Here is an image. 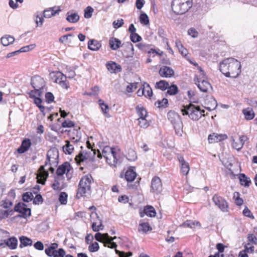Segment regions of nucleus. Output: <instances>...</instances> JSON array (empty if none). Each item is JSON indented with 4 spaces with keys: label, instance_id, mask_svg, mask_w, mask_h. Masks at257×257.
Wrapping results in <instances>:
<instances>
[{
    "label": "nucleus",
    "instance_id": "1",
    "mask_svg": "<svg viewBox=\"0 0 257 257\" xmlns=\"http://www.w3.org/2000/svg\"><path fill=\"white\" fill-rule=\"evenodd\" d=\"M240 62L233 58H228L220 63L219 69L226 77L237 78L241 73Z\"/></svg>",
    "mask_w": 257,
    "mask_h": 257
},
{
    "label": "nucleus",
    "instance_id": "2",
    "mask_svg": "<svg viewBox=\"0 0 257 257\" xmlns=\"http://www.w3.org/2000/svg\"><path fill=\"white\" fill-rule=\"evenodd\" d=\"M192 5V0H173L171 8L176 14L183 15L188 12Z\"/></svg>",
    "mask_w": 257,
    "mask_h": 257
},
{
    "label": "nucleus",
    "instance_id": "3",
    "mask_svg": "<svg viewBox=\"0 0 257 257\" xmlns=\"http://www.w3.org/2000/svg\"><path fill=\"white\" fill-rule=\"evenodd\" d=\"M181 111L183 115H188L193 120H198L202 116L204 115L205 112L204 110H201L199 106L192 104L184 106Z\"/></svg>",
    "mask_w": 257,
    "mask_h": 257
},
{
    "label": "nucleus",
    "instance_id": "4",
    "mask_svg": "<svg viewBox=\"0 0 257 257\" xmlns=\"http://www.w3.org/2000/svg\"><path fill=\"white\" fill-rule=\"evenodd\" d=\"M51 153V151H48L47 154V160L45 162V166H41L39 170L38 173L37 174V182L38 183L42 184L43 185L45 184V181L47 178V177L48 176V172L45 169V167H46L47 165L51 166V160H50V153ZM49 171L51 173H54V168L52 167V166H50V167L48 168Z\"/></svg>",
    "mask_w": 257,
    "mask_h": 257
},
{
    "label": "nucleus",
    "instance_id": "5",
    "mask_svg": "<svg viewBox=\"0 0 257 257\" xmlns=\"http://www.w3.org/2000/svg\"><path fill=\"white\" fill-rule=\"evenodd\" d=\"M169 120L174 126L176 133L181 136L183 132V123L180 115L174 111H170L167 114Z\"/></svg>",
    "mask_w": 257,
    "mask_h": 257
},
{
    "label": "nucleus",
    "instance_id": "6",
    "mask_svg": "<svg viewBox=\"0 0 257 257\" xmlns=\"http://www.w3.org/2000/svg\"><path fill=\"white\" fill-rule=\"evenodd\" d=\"M92 181L93 179L91 175H87L82 177L79 184L77 195L80 194V196H82L89 192L90 190Z\"/></svg>",
    "mask_w": 257,
    "mask_h": 257
},
{
    "label": "nucleus",
    "instance_id": "7",
    "mask_svg": "<svg viewBox=\"0 0 257 257\" xmlns=\"http://www.w3.org/2000/svg\"><path fill=\"white\" fill-rule=\"evenodd\" d=\"M31 83L34 89V91H31V94L36 93L37 95L41 96L45 86V82L43 78L39 76H35L31 78Z\"/></svg>",
    "mask_w": 257,
    "mask_h": 257
},
{
    "label": "nucleus",
    "instance_id": "8",
    "mask_svg": "<svg viewBox=\"0 0 257 257\" xmlns=\"http://www.w3.org/2000/svg\"><path fill=\"white\" fill-rule=\"evenodd\" d=\"M50 76L53 81L58 83L62 88L67 89L69 87V83L66 80V76L62 73L57 71L52 72Z\"/></svg>",
    "mask_w": 257,
    "mask_h": 257
},
{
    "label": "nucleus",
    "instance_id": "9",
    "mask_svg": "<svg viewBox=\"0 0 257 257\" xmlns=\"http://www.w3.org/2000/svg\"><path fill=\"white\" fill-rule=\"evenodd\" d=\"M105 159L109 165L116 167L121 162L120 158L119 150L115 148L110 154H108V156L106 157Z\"/></svg>",
    "mask_w": 257,
    "mask_h": 257
},
{
    "label": "nucleus",
    "instance_id": "10",
    "mask_svg": "<svg viewBox=\"0 0 257 257\" xmlns=\"http://www.w3.org/2000/svg\"><path fill=\"white\" fill-rule=\"evenodd\" d=\"M18 212L20 213L17 217H23L27 218L31 215V211L30 208H27V205L22 202H19L17 204L14 208V212Z\"/></svg>",
    "mask_w": 257,
    "mask_h": 257
},
{
    "label": "nucleus",
    "instance_id": "11",
    "mask_svg": "<svg viewBox=\"0 0 257 257\" xmlns=\"http://www.w3.org/2000/svg\"><path fill=\"white\" fill-rule=\"evenodd\" d=\"M212 200L216 206H217L223 212L228 211V203L222 197L217 195H214Z\"/></svg>",
    "mask_w": 257,
    "mask_h": 257
},
{
    "label": "nucleus",
    "instance_id": "12",
    "mask_svg": "<svg viewBox=\"0 0 257 257\" xmlns=\"http://www.w3.org/2000/svg\"><path fill=\"white\" fill-rule=\"evenodd\" d=\"M247 137L245 136H239L238 138L235 136L231 137L232 147L237 151H239L243 146Z\"/></svg>",
    "mask_w": 257,
    "mask_h": 257
},
{
    "label": "nucleus",
    "instance_id": "13",
    "mask_svg": "<svg viewBox=\"0 0 257 257\" xmlns=\"http://www.w3.org/2000/svg\"><path fill=\"white\" fill-rule=\"evenodd\" d=\"M162 190V184L161 179L155 177L152 180L151 191L156 194L160 193Z\"/></svg>",
    "mask_w": 257,
    "mask_h": 257
},
{
    "label": "nucleus",
    "instance_id": "14",
    "mask_svg": "<svg viewBox=\"0 0 257 257\" xmlns=\"http://www.w3.org/2000/svg\"><path fill=\"white\" fill-rule=\"evenodd\" d=\"M159 73L162 77L170 78L174 75V71L170 67L163 66L160 68Z\"/></svg>",
    "mask_w": 257,
    "mask_h": 257
},
{
    "label": "nucleus",
    "instance_id": "15",
    "mask_svg": "<svg viewBox=\"0 0 257 257\" xmlns=\"http://www.w3.org/2000/svg\"><path fill=\"white\" fill-rule=\"evenodd\" d=\"M227 138L226 135L220 134L213 133L210 135L208 137V140L209 143H214L218 142L226 139Z\"/></svg>",
    "mask_w": 257,
    "mask_h": 257
},
{
    "label": "nucleus",
    "instance_id": "16",
    "mask_svg": "<svg viewBox=\"0 0 257 257\" xmlns=\"http://www.w3.org/2000/svg\"><path fill=\"white\" fill-rule=\"evenodd\" d=\"M61 11V10L59 7H54L44 10L43 12V16L45 18H50L51 17L55 16L56 14H58V13Z\"/></svg>",
    "mask_w": 257,
    "mask_h": 257
},
{
    "label": "nucleus",
    "instance_id": "17",
    "mask_svg": "<svg viewBox=\"0 0 257 257\" xmlns=\"http://www.w3.org/2000/svg\"><path fill=\"white\" fill-rule=\"evenodd\" d=\"M106 66L107 70L111 73L119 72L121 70V66L112 61L107 63Z\"/></svg>",
    "mask_w": 257,
    "mask_h": 257
},
{
    "label": "nucleus",
    "instance_id": "18",
    "mask_svg": "<svg viewBox=\"0 0 257 257\" xmlns=\"http://www.w3.org/2000/svg\"><path fill=\"white\" fill-rule=\"evenodd\" d=\"M200 91L207 92L209 88H211L210 84L206 80L202 79L201 81L198 80L195 83Z\"/></svg>",
    "mask_w": 257,
    "mask_h": 257
},
{
    "label": "nucleus",
    "instance_id": "19",
    "mask_svg": "<svg viewBox=\"0 0 257 257\" xmlns=\"http://www.w3.org/2000/svg\"><path fill=\"white\" fill-rule=\"evenodd\" d=\"M70 169L71 166L70 164L68 162H65L57 169L56 174L58 176H62L65 173H68Z\"/></svg>",
    "mask_w": 257,
    "mask_h": 257
},
{
    "label": "nucleus",
    "instance_id": "20",
    "mask_svg": "<svg viewBox=\"0 0 257 257\" xmlns=\"http://www.w3.org/2000/svg\"><path fill=\"white\" fill-rule=\"evenodd\" d=\"M205 108L211 111L216 108L217 106V103L214 98L210 97L205 100Z\"/></svg>",
    "mask_w": 257,
    "mask_h": 257
},
{
    "label": "nucleus",
    "instance_id": "21",
    "mask_svg": "<svg viewBox=\"0 0 257 257\" xmlns=\"http://www.w3.org/2000/svg\"><path fill=\"white\" fill-rule=\"evenodd\" d=\"M31 145V141L29 139H26L24 140L20 148L18 149L19 153L22 154L28 150L29 148Z\"/></svg>",
    "mask_w": 257,
    "mask_h": 257
},
{
    "label": "nucleus",
    "instance_id": "22",
    "mask_svg": "<svg viewBox=\"0 0 257 257\" xmlns=\"http://www.w3.org/2000/svg\"><path fill=\"white\" fill-rule=\"evenodd\" d=\"M95 238L96 240L99 242H102L104 243V246H107V238H108V233L102 234L100 232H97L95 234Z\"/></svg>",
    "mask_w": 257,
    "mask_h": 257
},
{
    "label": "nucleus",
    "instance_id": "23",
    "mask_svg": "<svg viewBox=\"0 0 257 257\" xmlns=\"http://www.w3.org/2000/svg\"><path fill=\"white\" fill-rule=\"evenodd\" d=\"M109 45L112 50H116L121 46V42L117 38H111L109 41Z\"/></svg>",
    "mask_w": 257,
    "mask_h": 257
},
{
    "label": "nucleus",
    "instance_id": "24",
    "mask_svg": "<svg viewBox=\"0 0 257 257\" xmlns=\"http://www.w3.org/2000/svg\"><path fill=\"white\" fill-rule=\"evenodd\" d=\"M114 149L115 148H111L109 146H105L102 149L101 153H100L99 150H97V157L101 158L103 156L105 159L106 157L108 156V154H110V153L112 152Z\"/></svg>",
    "mask_w": 257,
    "mask_h": 257
},
{
    "label": "nucleus",
    "instance_id": "25",
    "mask_svg": "<svg viewBox=\"0 0 257 257\" xmlns=\"http://www.w3.org/2000/svg\"><path fill=\"white\" fill-rule=\"evenodd\" d=\"M137 176V174L133 169L127 170L125 174V178L127 182L133 181Z\"/></svg>",
    "mask_w": 257,
    "mask_h": 257
},
{
    "label": "nucleus",
    "instance_id": "26",
    "mask_svg": "<svg viewBox=\"0 0 257 257\" xmlns=\"http://www.w3.org/2000/svg\"><path fill=\"white\" fill-rule=\"evenodd\" d=\"M20 247L23 248L27 246H30L32 244L33 241L31 239L27 237L22 236L20 237Z\"/></svg>",
    "mask_w": 257,
    "mask_h": 257
},
{
    "label": "nucleus",
    "instance_id": "27",
    "mask_svg": "<svg viewBox=\"0 0 257 257\" xmlns=\"http://www.w3.org/2000/svg\"><path fill=\"white\" fill-rule=\"evenodd\" d=\"M101 46L100 43L95 40H91L88 43V48L92 51L98 50L100 48Z\"/></svg>",
    "mask_w": 257,
    "mask_h": 257
},
{
    "label": "nucleus",
    "instance_id": "28",
    "mask_svg": "<svg viewBox=\"0 0 257 257\" xmlns=\"http://www.w3.org/2000/svg\"><path fill=\"white\" fill-rule=\"evenodd\" d=\"M14 41V37L10 35H5L1 38V43L4 46H7L12 44Z\"/></svg>",
    "mask_w": 257,
    "mask_h": 257
},
{
    "label": "nucleus",
    "instance_id": "29",
    "mask_svg": "<svg viewBox=\"0 0 257 257\" xmlns=\"http://www.w3.org/2000/svg\"><path fill=\"white\" fill-rule=\"evenodd\" d=\"M179 162L181 164V171H182V173L184 175H187L188 172H189V170H190L189 166L188 163L187 162H185L183 158L182 157H181L179 159Z\"/></svg>",
    "mask_w": 257,
    "mask_h": 257
},
{
    "label": "nucleus",
    "instance_id": "30",
    "mask_svg": "<svg viewBox=\"0 0 257 257\" xmlns=\"http://www.w3.org/2000/svg\"><path fill=\"white\" fill-rule=\"evenodd\" d=\"M152 227L148 222L140 223L138 227V231L142 233H147L148 231L152 230Z\"/></svg>",
    "mask_w": 257,
    "mask_h": 257
},
{
    "label": "nucleus",
    "instance_id": "31",
    "mask_svg": "<svg viewBox=\"0 0 257 257\" xmlns=\"http://www.w3.org/2000/svg\"><path fill=\"white\" fill-rule=\"evenodd\" d=\"M66 20L70 23H76L79 20V16L77 13H67Z\"/></svg>",
    "mask_w": 257,
    "mask_h": 257
},
{
    "label": "nucleus",
    "instance_id": "32",
    "mask_svg": "<svg viewBox=\"0 0 257 257\" xmlns=\"http://www.w3.org/2000/svg\"><path fill=\"white\" fill-rule=\"evenodd\" d=\"M6 244L11 249H16L18 245V240L15 237H11L8 239Z\"/></svg>",
    "mask_w": 257,
    "mask_h": 257
},
{
    "label": "nucleus",
    "instance_id": "33",
    "mask_svg": "<svg viewBox=\"0 0 257 257\" xmlns=\"http://www.w3.org/2000/svg\"><path fill=\"white\" fill-rule=\"evenodd\" d=\"M63 150L66 154L70 155L74 150V147L69 141H66L65 145L63 147Z\"/></svg>",
    "mask_w": 257,
    "mask_h": 257
},
{
    "label": "nucleus",
    "instance_id": "34",
    "mask_svg": "<svg viewBox=\"0 0 257 257\" xmlns=\"http://www.w3.org/2000/svg\"><path fill=\"white\" fill-rule=\"evenodd\" d=\"M199 223L198 221L193 220H187L180 225L181 227H189L191 228H194L196 226L199 225Z\"/></svg>",
    "mask_w": 257,
    "mask_h": 257
},
{
    "label": "nucleus",
    "instance_id": "35",
    "mask_svg": "<svg viewBox=\"0 0 257 257\" xmlns=\"http://www.w3.org/2000/svg\"><path fill=\"white\" fill-rule=\"evenodd\" d=\"M239 181L241 185L244 187H248L251 183L250 179L247 177L244 174H241L239 176Z\"/></svg>",
    "mask_w": 257,
    "mask_h": 257
},
{
    "label": "nucleus",
    "instance_id": "36",
    "mask_svg": "<svg viewBox=\"0 0 257 257\" xmlns=\"http://www.w3.org/2000/svg\"><path fill=\"white\" fill-rule=\"evenodd\" d=\"M144 212L147 216L151 217L155 216L156 214L154 208L152 206H147L145 207Z\"/></svg>",
    "mask_w": 257,
    "mask_h": 257
},
{
    "label": "nucleus",
    "instance_id": "37",
    "mask_svg": "<svg viewBox=\"0 0 257 257\" xmlns=\"http://www.w3.org/2000/svg\"><path fill=\"white\" fill-rule=\"evenodd\" d=\"M143 88L144 92V96L146 97L151 98V97L153 95V92L152 88L150 86V85L147 83H145L143 85Z\"/></svg>",
    "mask_w": 257,
    "mask_h": 257
},
{
    "label": "nucleus",
    "instance_id": "38",
    "mask_svg": "<svg viewBox=\"0 0 257 257\" xmlns=\"http://www.w3.org/2000/svg\"><path fill=\"white\" fill-rule=\"evenodd\" d=\"M34 21L37 24V27L42 26L44 23V19L41 16V14L37 12L34 17Z\"/></svg>",
    "mask_w": 257,
    "mask_h": 257
},
{
    "label": "nucleus",
    "instance_id": "39",
    "mask_svg": "<svg viewBox=\"0 0 257 257\" xmlns=\"http://www.w3.org/2000/svg\"><path fill=\"white\" fill-rule=\"evenodd\" d=\"M169 87V83L165 80H161L156 84V87L162 90H165Z\"/></svg>",
    "mask_w": 257,
    "mask_h": 257
},
{
    "label": "nucleus",
    "instance_id": "40",
    "mask_svg": "<svg viewBox=\"0 0 257 257\" xmlns=\"http://www.w3.org/2000/svg\"><path fill=\"white\" fill-rule=\"evenodd\" d=\"M243 113L245 119L247 120L252 119L254 116L253 110L250 109H243Z\"/></svg>",
    "mask_w": 257,
    "mask_h": 257
},
{
    "label": "nucleus",
    "instance_id": "41",
    "mask_svg": "<svg viewBox=\"0 0 257 257\" xmlns=\"http://www.w3.org/2000/svg\"><path fill=\"white\" fill-rule=\"evenodd\" d=\"M137 113L139 118H146L147 116L146 110L142 106H138L136 108Z\"/></svg>",
    "mask_w": 257,
    "mask_h": 257
},
{
    "label": "nucleus",
    "instance_id": "42",
    "mask_svg": "<svg viewBox=\"0 0 257 257\" xmlns=\"http://www.w3.org/2000/svg\"><path fill=\"white\" fill-rule=\"evenodd\" d=\"M116 237H110L108 235V238H107V246L110 248H116L117 244L115 242H113V240L116 239Z\"/></svg>",
    "mask_w": 257,
    "mask_h": 257
},
{
    "label": "nucleus",
    "instance_id": "43",
    "mask_svg": "<svg viewBox=\"0 0 257 257\" xmlns=\"http://www.w3.org/2000/svg\"><path fill=\"white\" fill-rule=\"evenodd\" d=\"M14 213L13 210H0V220H2L8 217L9 215H13Z\"/></svg>",
    "mask_w": 257,
    "mask_h": 257
},
{
    "label": "nucleus",
    "instance_id": "44",
    "mask_svg": "<svg viewBox=\"0 0 257 257\" xmlns=\"http://www.w3.org/2000/svg\"><path fill=\"white\" fill-rule=\"evenodd\" d=\"M103 227L102 222H93V223H92V229L95 232H98L100 230H102Z\"/></svg>",
    "mask_w": 257,
    "mask_h": 257
},
{
    "label": "nucleus",
    "instance_id": "45",
    "mask_svg": "<svg viewBox=\"0 0 257 257\" xmlns=\"http://www.w3.org/2000/svg\"><path fill=\"white\" fill-rule=\"evenodd\" d=\"M33 95L35 97L34 99L35 103L38 106L41 111H43L45 109V107L41 104L42 102L41 99L38 97V96L37 95L36 93L34 94H33Z\"/></svg>",
    "mask_w": 257,
    "mask_h": 257
},
{
    "label": "nucleus",
    "instance_id": "46",
    "mask_svg": "<svg viewBox=\"0 0 257 257\" xmlns=\"http://www.w3.org/2000/svg\"><path fill=\"white\" fill-rule=\"evenodd\" d=\"M123 45L125 47L127 51H130V55L128 57H132L134 54V48L133 44L131 42H126L123 43Z\"/></svg>",
    "mask_w": 257,
    "mask_h": 257
},
{
    "label": "nucleus",
    "instance_id": "47",
    "mask_svg": "<svg viewBox=\"0 0 257 257\" xmlns=\"http://www.w3.org/2000/svg\"><path fill=\"white\" fill-rule=\"evenodd\" d=\"M167 93L169 95H175L178 92V87L176 85H172L168 87Z\"/></svg>",
    "mask_w": 257,
    "mask_h": 257
},
{
    "label": "nucleus",
    "instance_id": "48",
    "mask_svg": "<svg viewBox=\"0 0 257 257\" xmlns=\"http://www.w3.org/2000/svg\"><path fill=\"white\" fill-rule=\"evenodd\" d=\"M90 216L92 223H93V222H102V220L95 212H92Z\"/></svg>",
    "mask_w": 257,
    "mask_h": 257
},
{
    "label": "nucleus",
    "instance_id": "49",
    "mask_svg": "<svg viewBox=\"0 0 257 257\" xmlns=\"http://www.w3.org/2000/svg\"><path fill=\"white\" fill-rule=\"evenodd\" d=\"M140 21L141 24L145 25H147L149 24V18L145 13L141 14L140 16Z\"/></svg>",
    "mask_w": 257,
    "mask_h": 257
},
{
    "label": "nucleus",
    "instance_id": "50",
    "mask_svg": "<svg viewBox=\"0 0 257 257\" xmlns=\"http://www.w3.org/2000/svg\"><path fill=\"white\" fill-rule=\"evenodd\" d=\"M233 198L235 200V203L238 206L242 204L243 201V199L240 198L239 193L238 192H234L233 194Z\"/></svg>",
    "mask_w": 257,
    "mask_h": 257
},
{
    "label": "nucleus",
    "instance_id": "51",
    "mask_svg": "<svg viewBox=\"0 0 257 257\" xmlns=\"http://www.w3.org/2000/svg\"><path fill=\"white\" fill-rule=\"evenodd\" d=\"M34 196L31 192L25 193L23 195V200L24 202H29L33 200Z\"/></svg>",
    "mask_w": 257,
    "mask_h": 257
},
{
    "label": "nucleus",
    "instance_id": "52",
    "mask_svg": "<svg viewBox=\"0 0 257 257\" xmlns=\"http://www.w3.org/2000/svg\"><path fill=\"white\" fill-rule=\"evenodd\" d=\"M137 157L136 152L133 149H130L127 154V159L133 161L137 159Z\"/></svg>",
    "mask_w": 257,
    "mask_h": 257
},
{
    "label": "nucleus",
    "instance_id": "53",
    "mask_svg": "<svg viewBox=\"0 0 257 257\" xmlns=\"http://www.w3.org/2000/svg\"><path fill=\"white\" fill-rule=\"evenodd\" d=\"M138 120L139 121V124L141 127L145 128L149 125V123L146 118H139Z\"/></svg>",
    "mask_w": 257,
    "mask_h": 257
},
{
    "label": "nucleus",
    "instance_id": "54",
    "mask_svg": "<svg viewBox=\"0 0 257 257\" xmlns=\"http://www.w3.org/2000/svg\"><path fill=\"white\" fill-rule=\"evenodd\" d=\"M188 34L193 38H196L198 36V32L194 28H191L188 30Z\"/></svg>",
    "mask_w": 257,
    "mask_h": 257
},
{
    "label": "nucleus",
    "instance_id": "55",
    "mask_svg": "<svg viewBox=\"0 0 257 257\" xmlns=\"http://www.w3.org/2000/svg\"><path fill=\"white\" fill-rule=\"evenodd\" d=\"M93 9L90 6L87 7L85 10L84 17L86 18H90L92 17Z\"/></svg>",
    "mask_w": 257,
    "mask_h": 257
},
{
    "label": "nucleus",
    "instance_id": "56",
    "mask_svg": "<svg viewBox=\"0 0 257 257\" xmlns=\"http://www.w3.org/2000/svg\"><path fill=\"white\" fill-rule=\"evenodd\" d=\"M168 101L166 98H163L162 100H158L155 105L158 107H165L168 104Z\"/></svg>",
    "mask_w": 257,
    "mask_h": 257
},
{
    "label": "nucleus",
    "instance_id": "57",
    "mask_svg": "<svg viewBox=\"0 0 257 257\" xmlns=\"http://www.w3.org/2000/svg\"><path fill=\"white\" fill-rule=\"evenodd\" d=\"M67 194L65 192H61L59 195V201L62 204L67 203Z\"/></svg>",
    "mask_w": 257,
    "mask_h": 257
},
{
    "label": "nucleus",
    "instance_id": "58",
    "mask_svg": "<svg viewBox=\"0 0 257 257\" xmlns=\"http://www.w3.org/2000/svg\"><path fill=\"white\" fill-rule=\"evenodd\" d=\"M35 47L36 45L35 44H31L21 48L19 51H20V52H27L33 49Z\"/></svg>",
    "mask_w": 257,
    "mask_h": 257
},
{
    "label": "nucleus",
    "instance_id": "59",
    "mask_svg": "<svg viewBox=\"0 0 257 257\" xmlns=\"http://www.w3.org/2000/svg\"><path fill=\"white\" fill-rule=\"evenodd\" d=\"M99 244L97 242L92 243L88 247V249L90 252H95L99 249Z\"/></svg>",
    "mask_w": 257,
    "mask_h": 257
},
{
    "label": "nucleus",
    "instance_id": "60",
    "mask_svg": "<svg viewBox=\"0 0 257 257\" xmlns=\"http://www.w3.org/2000/svg\"><path fill=\"white\" fill-rule=\"evenodd\" d=\"M131 40L134 43L140 42L142 40V38L138 34L135 33L131 34Z\"/></svg>",
    "mask_w": 257,
    "mask_h": 257
},
{
    "label": "nucleus",
    "instance_id": "61",
    "mask_svg": "<svg viewBox=\"0 0 257 257\" xmlns=\"http://www.w3.org/2000/svg\"><path fill=\"white\" fill-rule=\"evenodd\" d=\"M243 214L250 218L254 219V216L252 213L247 206H245L244 210H243Z\"/></svg>",
    "mask_w": 257,
    "mask_h": 257
},
{
    "label": "nucleus",
    "instance_id": "62",
    "mask_svg": "<svg viewBox=\"0 0 257 257\" xmlns=\"http://www.w3.org/2000/svg\"><path fill=\"white\" fill-rule=\"evenodd\" d=\"M158 34L160 37L163 39V41L164 43L168 44L167 40L165 38L166 34L164 30L162 28H159L158 29Z\"/></svg>",
    "mask_w": 257,
    "mask_h": 257
},
{
    "label": "nucleus",
    "instance_id": "63",
    "mask_svg": "<svg viewBox=\"0 0 257 257\" xmlns=\"http://www.w3.org/2000/svg\"><path fill=\"white\" fill-rule=\"evenodd\" d=\"M87 158L83 154H79L78 156L75 157V160L77 163H80L81 162H83L87 160Z\"/></svg>",
    "mask_w": 257,
    "mask_h": 257
},
{
    "label": "nucleus",
    "instance_id": "64",
    "mask_svg": "<svg viewBox=\"0 0 257 257\" xmlns=\"http://www.w3.org/2000/svg\"><path fill=\"white\" fill-rule=\"evenodd\" d=\"M65 251L62 248H59L58 250H55L54 257H64Z\"/></svg>",
    "mask_w": 257,
    "mask_h": 257
}]
</instances>
